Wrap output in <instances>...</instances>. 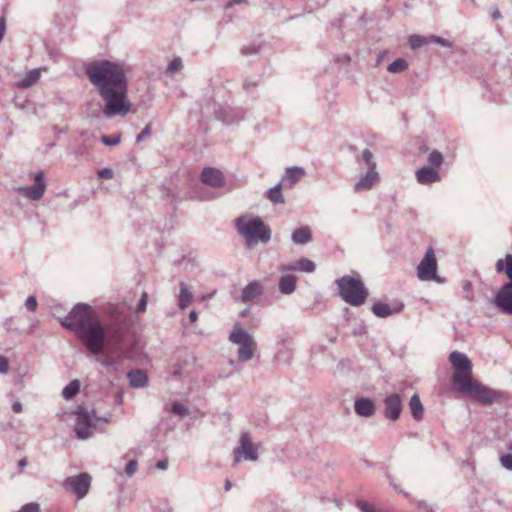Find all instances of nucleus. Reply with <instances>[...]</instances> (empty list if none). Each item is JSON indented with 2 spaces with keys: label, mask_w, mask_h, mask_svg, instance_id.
Here are the masks:
<instances>
[{
  "label": "nucleus",
  "mask_w": 512,
  "mask_h": 512,
  "mask_svg": "<svg viewBox=\"0 0 512 512\" xmlns=\"http://www.w3.org/2000/svg\"><path fill=\"white\" fill-rule=\"evenodd\" d=\"M151 135V127L150 125H146L143 130L137 135L136 141L141 142L148 138Z\"/></svg>",
  "instance_id": "44"
},
{
  "label": "nucleus",
  "mask_w": 512,
  "mask_h": 512,
  "mask_svg": "<svg viewBox=\"0 0 512 512\" xmlns=\"http://www.w3.org/2000/svg\"><path fill=\"white\" fill-rule=\"evenodd\" d=\"M231 486H232L231 481H230V480H226V482H225V486H224L225 490H226V491L230 490V489H231Z\"/></svg>",
  "instance_id": "58"
},
{
  "label": "nucleus",
  "mask_w": 512,
  "mask_h": 512,
  "mask_svg": "<svg viewBox=\"0 0 512 512\" xmlns=\"http://www.w3.org/2000/svg\"><path fill=\"white\" fill-rule=\"evenodd\" d=\"M491 16H492V18L494 20H498V19H500L502 17V15H501V13H500L498 8L494 9V11L492 12Z\"/></svg>",
  "instance_id": "56"
},
{
  "label": "nucleus",
  "mask_w": 512,
  "mask_h": 512,
  "mask_svg": "<svg viewBox=\"0 0 512 512\" xmlns=\"http://www.w3.org/2000/svg\"><path fill=\"white\" fill-rule=\"evenodd\" d=\"M25 465H26V460H25V459H21V460L19 461V466H20V467H24Z\"/></svg>",
  "instance_id": "59"
},
{
  "label": "nucleus",
  "mask_w": 512,
  "mask_h": 512,
  "mask_svg": "<svg viewBox=\"0 0 512 512\" xmlns=\"http://www.w3.org/2000/svg\"><path fill=\"white\" fill-rule=\"evenodd\" d=\"M354 410L359 416L371 417L375 414V404L369 398H358L355 400Z\"/></svg>",
  "instance_id": "20"
},
{
  "label": "nucleus",
  "mask_w": 512,
  "mask_h": 512,
  "mask_svg": "<svg viewBox=\"0 0 512 512\" xmlns=\"http://www.w3.org/2000/svg\"><path fill=\"white\" fill-rule=\"evenodd\" d=\"M59 321L63 327L77 334L92 355H100L106 345L115 351L120 349L128 332V326L122 322H113L103 327L94 309L83 303L75 305Z\"/></svg>",
  "instance_id": "1"
},
{
  "label": "nucleus",
  "mask_w": 512,
  "mask_h": 512,
  "mask_svg": "<svg viewBox=\"0 0 512 512\" xmlns=\"http://www.w3.org/2000/svg\"><path fill=\"white\" fill-rule=\"evenodd\" d=\"M428 162L430 164L429 167L432 168H438L440 167L444 162V157L441 152L438 150H433L428 157Z\"/></svg>",
  "instance_id": "34"
},
{
  "label": "nucleus",
  "mask_w": 512,
  "mask_h": 512,
  "mask_svg": "<svg viewBox=\"0 0 512 512\" xmlns=\"http://www.w3.org/2000/svg\"><path fill=\"white\" fill-rule=\"evenodd\" d=\"M40 76L41 73L39 69H32L26 73L24 78L18 83V87L22 89L30 88L40 79Z\"/></svg>",
  "instance_id": "28"
},
{
  "label": "nucleus",
  "mask_w": 512,
  "mask_h": 512,
  "mask_svg": "<svg viewBox=\"0 0 512 512\" xmlns=\"http://www.w3.org/2000/svg\"><path fill=\"white\" fill-rule=\"evenodd\" d=\"M383 403L384 416L391 421L399 419L403 408L400 395L396 393L388 395L384 399Z\"/></svg>",
  "instance_id": "15"
},
{
  "label": "nucleus",
  "mask_w": 512,
  "mask_h": 512,
  "mask_svg": "<svg viewBox=\"0 0 512 512\" xmlns=\"http://www.w3.org/2000/svg\"><path fill=\"white\" fill-rule=\"evenodd\" d=\"M86 75L105 103L106 118L124 117L130 112L128 82L121 66L108 60L94 61L86 67Z\"/></svg>",
  "instance_id": "2"
},
{
  "label": "nucleus",
  "mask_w": 512,
  "mask_h": 512,
  "mask_svg": "<svg viewBox=\"0 0 512 512\" xmlns=\"http://www.w3.org/2000/svg\"><path fill=\"white\" fill-rule=\"evenodd\" d=\"M356 505L362 512H376V509L364 500H358Z\"/></svg>",
  "instance_id": "42"
},
{
  "label": "nucleus",
  "mask_w": 512,
  "mask_h": 512,
  "mask_svg": "<svg viewBox=\"0 0 512 512\" xmlns=\"http://www.w3.org/2000/svg\"><path fill=\"white\" fill-rule=\"evenodd\" d=\"M468 387H460L457 391L471 396L475 400L483 403V404H491L495 401L496 393L482 385L477 380H470L467 384Z\"/></svg>",
  "instance_id": "11"
},
{
  "label": "nucleus",
  "mask_w": 512,
  "mask_h": 512,
  "mask_svg": "<svg viewBox=\"0 0 512 512\" xmlns=\"http://www.w3.org/2000/svg\"><path fill=\"white\" fill-rule=\"evenodd\" d=\"M449 362L454 369L452 384L456 390L460 387H468L467 384L472 377V362L468 356L459 351H453L449 355Z\"/></svg>",
  "instance_id": "6"
},
{
  "label": "nucleus",
  "mask_w": 512,
  "mask_h": 512,
  "mask_svg": "<svg viewBox=\"0 0 512 512\" xmlns=\"http://www.w3.org/2000/svg\"><path fill=\"white\" fill-rule=\"evenodd\" d=\"M146 306H147V294L143 293L141 299L139 300V302L137 304L136 312L137 313L145 312Z\"/></svg>",
  "instance_id": "46"
},
{
  "label": "nucleus",
  "mask_w": 512,
  "mask_h": 512,
  "mask_svg": "<svg viewBox=\"0 0 512 512\" xmlns=\"http://www.w3.org/2000/svg\"><path fill=\"white\" fill-rule=\"evenodd\" d=\"M429 41H430V44L436 43V44H439L444 47H452L451 41H449L443 37H440V36H435V35L429 36Z\"/></svg>",
  "instance_id": "39"
},
{
  "label": "nucleus",
  "mask_w": 512,
  "mask_h": 512,
  "mask_svg": "<svg viewBox=\"0 0 512 512\" xmlns=\"http://www.w3.org/2000/svg\"><path fill=\"white\" fill-rule=\"evenodd\" d=\"M361 160L365 164L367 170L366 173L354 184L355 192L370 190L379 180V173L377 172V164L373 153L369 149L363 150Z\"/></svg>",
  "instance_id": "8"
},
{
  "label": "nucleus",
  "mask_w": 512,
  "mask_h": 512,
  "mask_svg": "<svg viewBox=\"0 0 512 512\" xmlns=\"http://www.w3.org/2000/svg\"><path fill=\"white\" fill-rule=\"evenodd\" d=\"M100 141L107 146L118 145L121 142V135L119 133L110 136L102 135Z\"/></svg>",
  "instance_id": "36"
},
{
  "label": "nucleus",
  "mask_w": 512,
  "mask_h": 512,
  "mask_svg": "<svg viewBox=\"0 0 512 512\" xmlns=\"http://www.w3.org/2000/svg\"><path fill=\"white\" fill-rule=\"evenodd\" d=\"M305 176V170L301 167H290L286 169L282 177L281 183L284 187L292 188Z\"/></svg>",
  "instance_id": "19"
},
{
  "label": "nucleus",
  "mask_w": 512,
  "mask_h": 512,
  "mask_svg": "<svg viewBox=\"0 0 512 512\" xmlns=\"http://www.w3.org/2000/svg\"><path fill=\"white\" fill-rule=\"evenodd\" d=\"M436 272L437 260L435 257V252L432 247H429L417 267V276L422 281L434 280L438 283H442L443 280L437 276Z\"/></svg>",
  "instance_id": "10"
},
{
  "label": "nucleus",
  "mask_w": 512,
  "mask_h": 512,
  "mask_svg": "<svg viewBox=\"0 0 512 512\" xmlns=\"http://www.w3.org/2000/svg\"><path fill=\"white\" fill-rule=\"evenodd\" d=\"M156 467L160 470H165L168 467V461L160 460L157 462Z\"/></svg>",
  "instance_id": "52"
},
{
  "label": "nucleus",
  "mask_w": 512,
  "mask_h": 512,
  "mask_svg": "<svg viewBox=\"0 0 512 512\" xmlns=\"http://www.w3.org/2000/svg\"><path fill=\"white\" fill-rule=\"evenodd\" d=\"M234 463H238L241 460L256 461L258 459V453L256 447L252 443V439L247 432H243L240 436L239 446L233 451Z\"/></svg>",
  "instance_id": "12"
},
{
  "label": "nucleus",
  "mask_w": 512,
  "mask_h": 512,
  "mask_svg": "<svg viewBox=\"0 0 512 512\" xmlns=\"http://www.w3.org/2000/svg\"><path fill=\"white\" fill-rule=\"evenodd\" d=\"M80 390V382L75 379L72 380L63 390L62 396L66 400L72 399Z\"/></svg>",
  "instance_id": "30"
},
{
  "label": "nucleus",
  "mask_w": 512,
  "mask_h": 512,
  "mask_svg": "<svg viewBox=\"0 0 512 512\" xmlns=\"http://www.w3.org/2000/svg\"><path fill=\"white\" fill-rule=\"evenodd\" d=\"M341 298L352 306L359 307L365 303L368 290L360 279L351 276H343L336 280Z\"/></svg>",
  "instance_id": "5"
},
{
  "label": "nucleus",
  "mask_w": 512,
  "mask_h": 512,
  "mask_svg": "<svg viewBox=\"0 0 512 512\" xmlns=\"http://www.w3.org/2000/svg\"><path fill=\"white\" fill-rule=\"evenodd\" d=\"M417 182L421 185H430L441 180L440 174L432 167L424 166L416 171Z\"/></svg>",
  "instance_id": "18"
},
{
  "label": "nucleus",
  "mask_w": 512,
  "mask_h": 512,
  "mask_svg": "<svg viewBox=\"0 0 512 512\" xmlns=\"http://www.w3.org/2000/svg\"><path fill=\"white\" fill-rule=\"evenodd\" d=\"M12 410L14 413H21L23 411L22 403L18 400L13 401Z\"/></svg>",
  "instance_id": "51"
},
{
  "label": "nucleus",
  "mask_w": 512,
  "mask_h": 512,
  "mask_svg": "<svg viewBox=\"0 0 512 512\" xmlns=\"http://www.w3.org/2000/svg\"><path fill=\"white\" fill-rule=\"evenodd\" d=\"M17 512H40V506L37 503L31 502L23 505Z\"/></svg>",
  "instance_id": "41"
},
{
  "label": "nucleus",
  "mask_w": 512,
  "mask_h": 512,
  "mask_svg": "<svg viewBox=\"0 0 512 512\" xmlns=\"http://www.w3.org/2000/svg\"><path fill=\"white\" fill-rule=\"evenodd\" d=\"M259 50H260V46L252 43V44L243 46L241 48V53L244 56H250V55L257 54L259 52Z\"/></svg>",
  "instance_id": "38"
},
{
  "label": "nucleus",
  "mask_w": 512,
  "mask_h": 512,
  "mask_svg": "<svg viewBox=\"0 0 512 512\" xmlns=\"http://www.w3.org/2000/svg\"><path fill=\"white\" fill-rule=\"evenodd\" d=\"M264 293V287L258 280L250 281L241 292L240 300L243 303H249L260 297Z\"/></svg>",
  "instance_id": "17"
},
{
  "label": "nucleus",
  "mask_w": 512,
  "mask_h": 512,
  "mask_svg": "<svg viewBox=\"0 0 512 512\" xmlns=\"http://www.w3.org/2000/svg\"><path fill=\"white\" fill-rule=\"evenodd\" d=\"M90 485L91 477L85 472L75 476H70L66 478L63 483L64 488L72 491L79 499H82L87 495Z\"/></svg>",
  "instance_id": "13"
},
{
  "label": "nucleus",
  "mask_w": 512,
  "mask_h": 512,
  "mask_svg": "<svg viewBox=\"0 0 512 512\" xmlns=\"http://www.w3.org/2000/svg\"><path fill=\"white\" fill-rule=\"evenodd\" d=\"M201 181L205 185L219 188L224 185V176L220 170L212 167H206L201 173Z\"/></svg>",
  "instance_id": "16"
},
{
  "label": "nucleus",
  "mask_w": 512,
  "mask_h": 512,
  "mask_svg": "<svg viewBox=\"0 0 512 512\" xmlns=\"http://www.w3.org/2000/svg\"><path fill=\"white\" fill-rule=\"evenodd\" d=\"M25 307L29 311H35L37 308V299L35 296L31 295L26 299Z\"/></svg>",
  "instance_id": "45"
},
{
  "label": "nucleus",
  "mask_w": 512,
  "mask_h": 512,
  "mask_svg": "<svg viewBox=\"0 0 512 512\" xmlns=\"http://www.w3.org/2000/svg\"><path fill=\"white\" fill-rule=\"evenodd\" d=\"M138 463L135 459L130 460L126 467H125V473L128 477L133 476V474L136 472Z\"/></svg>",
  "instance_id": "43"
},
{
  "label": "nucleus",
  "mask_w": 512,
  "mask_h": 512,
  "mask_svg": "<svg viewBox=\"0 0 512 512\" xmlns=\"http://www.w3.org/2000/svg\"><path fill=\"white\" fill-rule=\"evenodd\" d=\"M243 87H244V89H246V90L253 89V88H255V87H256V82H251V81L246 80V81H244V83H243Z\"/></svg>",
  "instance_id": "53"
},
{
  "label": "nucleus",
  "mask_w": 512,
  "mask_h": 512,
  "mask_svg": "<svg viewBox=\"0 0 512 512\" xmlns=\"http://www.w3.org/2000/svg\"><path fill=\"white\" fill-rule=\"evenodd\" d=\"M279 291L284 295H290L294 293L296 289V277L293 275L282 276L279 279Z\"/></svg>",
  "instance_id": "26"
},
{
  "label": "nucleus",
  "mask_w": 512,
  "mask_h": 512,
  "mask_svg": "<svg viewBox=\"0 0 512 512\" xmlns=\"http://www.w3.org/2000/svg\"><path fill=\"white\" fill-rule=\"evenodd\" d=\"M170 412L175 415L184 417V416L189 415L190 411H189L188 407L185 406L184 404L179 403V402H174L171 405Z\"/></svg>",
  "instance_id": "35"
},
{
  "label": "nucleus",
  "mask_w": 512,
  "mask_h": 512,
  "mask_svg": "<svg viewBox=\"0 0 512 512\" xmlns=\"http://www.w3.org/2000/svg\"><path fill=\"white\" fill-rule=\"evenodd\" d=\"M99 421L108 422V419L97 417L94 410H92V414H90L84 409H79L76 412V421L74 426L76 437L80 440L92 437L93 433L91 429L94 428L96 423Z\"/></svg>",
  "instance_id": "9"
},
{
  "label": "nucleus",
  "mask_w": 512,
  "mask_h": 512,
  "mask_svg": "<svg viewBox=\"0 0 512 512\" xmlns=\"http://www.w3.org/2000/svg\"><path fill=\"white\" fill-rule=\"evenodd\" d=\"M194 296L192 292L188 289V286L185 282L181 281L179 283V296H178V307L181 310H184L188 307V305L192 302Z\"/></svg>",
  "instance_id": "23"
},
{
  "label": "nucleus",
  "mask_w": 512,
  "mask_h": 512,
  "mask_svg": "<svg viewBox=\"0 0 512 512\" xmlns=\"http://www.w3.org/2000/svg\"><path fill=\"white\" fill-rule=\"evenodd\" d=\"M280 271L281 272L298 271L297 260L293 261V262H291V263H289L287 265L281 266Z\"/></svg>",
  "instance_id": "49"
},
{
  "label": "nucleus",
  "mask_w": 512,
  "mask_h": 512,
  "mask_svg": "<svg viewBox=\"0 0 512 512\" xmlns=\"http://www.w3.org/2000/svg\"><path fill=\"white\" fill-rule=\"evenodd\" d=\"M183 68L182 59L180 57H175L167 67V73L175 74L179 72Z\"/></svg>",
  "instance_id": "37"
},
{
  "label": "nucleus",
  "mask_w": 512,
  "mask_h": 512,
  "mask_svg": "<svg viewBox=\"0 0 512 512\" xmlns=\"http://www.w3.org/2000/svg\"><path fill=\"white\" fill-rule=\"evenodd\" d=\"M98 176L101 179H112L114 172L111 168H102L98 171Z\"/></svg>",
  "instance_id": "47"
},
{
  "label": "nucleus",
  "mask_w": 512,
  "mask_h": 512,
  "mask_svg": "<svg viewBox=\"0 0 512 512\" xmlns=\"http://www.w3.org/2000/svg\"><path fill=\"white\" fill-rule=\"evenodd\" d=\"M404 308L403 304H399L397 307L392 308L387 303H374L371 307L372 312L379 318H386L395 313H399Z\"/></svg>",
  "instance_id": "21"
},
{
  "label": "nucleus",
  "mask_w": 512,
  "mask_h": 512,
  "mask_svg": "<svg viewBox=\"0 0 512 512\" xmlns=\"http://www.w3.org/2000/svg\"><path fill=\"white\" fill-rule=\"evenodd\" d=\"M174 374L175 375H179L180 374V369L179 370H175Z\"/></svg>",
  "instance_id": "61"
},
{
  "label": "nucleus",
  "mask_w": 512,
  "mask_h": 512,
  "mask_svg": "<svg viewBox=\"0 0 512 512\" xmlns=\"http://www.w3.org/2000/svg\"><path fill=\"white\" fill-rule=\"evenodd\" d=\"M430 44L429 37L421 35H412L409 38V45L413 50L419 49L424 45Z\"/></svg>",
  "instance_id": "31"
},
{
  "label": "nucleus",
  "mask_w": 512,
  "mask_h": 512,
  "mask_svg": "<svg viewBox=\"0 0 512 512\" xmlns=\"http://www.w3.org/2000/svg\"><path fill=\"white\" fill-rule=\"evenodd\" d=\"M35 184L31 186H20L16 191L31 200H40L46 191V182L43 171H38L33 175Z\"/></svg>",
  "instance_id": "14"
},
{
  "label": "nucleus",
  "mask_w": 512,
  "mask_h": 512,
  "mask_svg": "<svg viewBox=\"0 0 512 512\" xmlns=\"http://www.w3.org/2000/svg\"><path fill=\"white\" fill-rule=\"evenodd\" d=\"M292 242L297 245H305L312 241V232L310 227L302 226L293 231L291 235Z\"/></svg>",
  "instance_id": "22"
},
{
  "label": "nucleus",
  "mask_w": 512,
  "mask_h": 512,
  "mask_svg": "<svg viewBox=\"0 0 512 512\" xmlns=\"http://www.w3.org/2000/svg\"><path fill=\"white\" fill-rule=\"evenodd\" d=\"M9 371V363L8 359L2 355H0V373L7 374Z\"/></svg>",
  "instance_id": "48"
},
{
  "label": "nucleus",
  "mask_w": 512,
  "mask_h": 512,
  "mask_svg": "<svg viewBox=\"0 0 512 512\" xmlns=\"http://www.w3.org/2000/svg\"><path fill=\"white\" fill-rule=\"evenodd\" d=\"M229 340L239 346L237 354L240 362H247L253 358L257 343L247 331L235 327L230 333Z\"/></svg>",
  "instance_id": "7"
},
{
  "label": "nucleus",
  "mask_w": 512,
  "mask_h": 512,
  "mask_svg": "<svg viewBox=\"0 0 512 512\" xmlns=\"http://www.w3.org/2000/svg\"><path fill=\"white\" fill-rule=\"evenodd\" d=\"M409 408L411 411L412 417L419 421L423 418L424 407L423 404L417 394H414L409 401Z\"/></svg>",
  "instance_id": "27"
},
{
  "label": "nucleus",
  "mask_w": 512,
  "mask_h": 512,
  "mask_svg": "<svg viewBox=\"0 0 512 512\" xmlns=\"http://www.w3.org/2000/svg\"><path fill=\"white\" fill-rule=\"evenodd\" d=\"M297 267L298 271L306 273H313L316 269L315 263L307 258L297 260Z\"/></svg>",
  "instance_id": "33"
},
{
  "label": "nucleus",
  "mask_w": 512,
  "mask_h": 512,
  "mask_svg": "<svg viewBox=\"0 0 512 512\" xmlns=\"http://www.w3.org/2000/svg\"><path fill=\"white\" fill-rule=\"evenodd\" d=\"M497 273L505 272L509 281L504 283L496 293L493 304L503 314L512 316V255L498 259L495 265Z\"/></svg>",
  "instance_id": "4"
},
{
  "label": "nucleus",
  "mask_w": 512,
  "mask_h": 512,
  "mask_svg": "<svg viewBox=\"0 0 512 512\" xmlns=\"http://www.w3.org/2000/svg\"><path fill=\"white\" fill-rule=\"evenodd\" d=\"M283 184L280 182L274 187L270 188L267 191V198L273 203V204H282L284 203V197L281 192V187Z\"/></svg>",
  "instance_id": "29"
},
{
  "label": "nucleus",
  "mask_w": 512,
  "mask_h": 512,
  "mask_svg": "<svg viewBox=\"0 0 512 512\" xmlns=\"http://www.w3.org/2000/svg\"><path fill=\"white\" fill-rule=\"evenodd\" d=\"M132 388H142L147 385V375L141 370H131L127 373Z\"/></svg>",
  "instance_id": "25"
},
{
  "label": "nucleus",
  "mask_w": 512,
  "mask_h": 512,
  "mask_svg": "<svg viewBox=\"0 0 512 512\" xmlns=\"http://www.w3.org/2000/svg\"><path fill=\"white\" fill-rule=\"evenodd\" d=\"M500 462L504 468L512 471V454L511 453L502 455L500 457Z\"/></svg>",
  "instance_id": "40"
},
{
  "label": "nucleus",
  "mask_w": 512,
  "mask_h": 512,
  "mask_svg": "<svg viewBox=\"0 0 512 512\" xmlns=\"http://www.w3.org/2000/svg\"><path fill=\"white\" fill-rule=\"evenodd\" d=\"M246 0H230L227 4H226V8H231L233 7L234 5L236 4H241V3H245Z\"/></svg>",
  "instance_id": "54"
},
{
  "label": "nucleus",
  "mask_w": 512,
  "mask_h": 512,
  "mask_svg": "<svg viewBox=\"0 0 512 512\" xmlns=\"http://www.w3.org/2000/svg\"><path fill=\"white\" fill-rule=\"evenodd\" d=\"M508 449L512 451V442L509 444Z\"/></svg>",
  "instance_id": "62"
},
{
  "label": "nucleus",
  "mask_w": 512,
  "mask_h": 512,
  "mask_svg": "<svg viewBox=\"0 0 512 512\" xmlns=\"http://www.w3.org/2000/svg\"><path fill=\"white\" fill-rule=\"evenodd\" d=\"M407 68H408L407 61L403 58H398L388 65L387 70L390 73H399V72L406 70Z\"/></svg>",
  "instance_id": "32"
},
{
  "label": "nucleus",
  "mask_w": 512,
  "mask_h": 512,
  "mask_svg": "<svg viewBox=\"0 0 512 512\" xmlns=\"http://www.w3.org/2000/svg\"><path fill=\"white\" fill-rule=\"evenodd\" d=\"M112 351H113V353H115V356H106L102 361V364L106 367H114V366L119 365L123 360L128 358L131 353L130 350H122V349H117L116 351L115 350H112Z\"/></svg>",
  "instance_id": "24"
},
{
  "label": "nucleus",
  "mask_w": 512,
  "mask_h": 512,
  "mask_svg": "<svg viewBox=\"0 0 512 512\" xmlns=\"http://www.w3.org/2000/svg\"><path fill=\"white\" fill-rule=\"evenodd\" d=\"M197 319H198L197 312L195 310L190 311V313H189V320H190V322L194 323V322L197 321Z\"/></svg>",
  "instance_id": "55"
},
{
  "label": "nucleus",
  "mask_w": 512,
  "mask_h": 512,
  "mask_svg": "<svg viewBox=\"0 0 512 512\" xmlns=\"http://www.w3.org/2000/svg\"><path fill=\"white\" fill-rule=\"evenodd\" d=\"M238 233L246 240L248 248H253L258 241L267 243L271 238V229L258 216H240L235 220Z\"/></svg>",
  "instance_id": "3"
},
{
  "label": "nucleus",
  "mask_w": 512,
  "mask_h": 512,
  "mask_svg": "<svg viewBox=\"0 0 512 512\" xmlns=\"http://www.w3.org/2000/svg\"><path fill=\"white\" fill-rule=\"evenodd\" d=\"M390 483H391V485H393V487H394V489H395V490H397V491H399V492H400V490L398 489V487H397V485H396V484H394L392 481H391Z\"/></svg>",
  "instance_id": "60"
},
{
  "label": "nucleus",
  "mask_w": 512,
  "mask_h": 512,
  "mask_svg": "<svg viewBox=\"0 0 512 512\" xmlns=\"http://www.w3.org/2000/svg\"><path fill=\"white\" fill-rule=\"evenodd\" d=\"M420 509L423 511V512H433L432 508L429 507L428 504L426 503H421L420 504Z\"/></svg>",
  "instance_id": "57"
},
{
  "label": "nucleus",
  "mask_w": 512,
  "mask_h": 512,
  "mask_svg": "<svg viewBox=\"0 0 512 512\" xmlns=\"http://www.w3.org/2000/svg\"><path fill=\"white\" fill-rule=\"evenodd\" d=\"M74 155L76 156H84L89 153L88 147L85 144H82L74 149L73 151Z\"/></svg>",
  "instance_id": "50"
}]
</instances>
